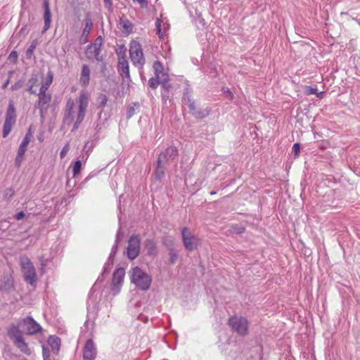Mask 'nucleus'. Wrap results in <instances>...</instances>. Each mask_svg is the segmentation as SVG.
<instances>
[{"instance_id":"nucleus-32","label":"nucleus","mask_w":360,"mask_h":360,"mask_svg":"<svg viewBox=\"0 0 360 360\" xmlns=\"http://www.w3.org/2000/svg\"><path fill=\"white\" fill-rule=\"evenodd\" d=\"M108 102V97L103 94H100L97 98L98 108H104Z\"/></svg>"},{"instance_id":"nucleus-27","label":"nucleus","mask_w":360,"mask_h":360,"mask_svg":"<svg viewBox=\"0 0 360 360\" xmlns=\"http://www.w3.org/2000/svg\"><path fill=\"white\" fill-rule=\"evenodd\" d=\"M169 250V262L171 264H174L178 259L179 251L172 246H167Z\"/></svg>"},{"instance_id":"nucleus-11","label":"nucleus","mask_w":360,"mask_h":360,"mask_svg":"<svg viewBox=\"0 0 360 360\" xmlns=\"http://www.w3.org/2000/svg\"><path fill=\"white\" fill-rule=\"evenodd\" d=\"M39 99L37 103V106L39 110V114L41 119H44L48 110L49 103L51 101V94L39 92L37 94Z\"/></svg>"},{"instance_id":"nucleus-61","label":"nucleus","mask_w":360,"mask_h":360,"mask_svg":"<svg viewBox=\"0 0 360 360\" xmlns=\"http://www.w3.org/2000/svg\"><path fill=\"white\" fill-rule=\"evenodd\" d=\"M210 194H211V195H214V194H216V191H212V192L210 193Z\"/></svg>"},{"instance_id":"nucleus-21","label":"nucleus","mask_w":360,"mask_h":360,"mask_svg":"<svg viewBox=\"0 0 360 360\" xmlns=\"http://www.w3.org/2000/svg\"><path fill=\"white\" fill-rule=\"evenodd\" d=\"M13 288V281L11 276H4L0 285V290L4 292H10Z\"/></svg>"},{"instance_id":"nucleus-30","label":"nucleus","mask_w":360,"mask_h":360,"mask_svg":"<svg viewBox=\"0 0 360 360\" xmlns=\"http://www.w3.org/2000/svg\"><path fill=\"white\" fill-rule=\"evenodd\" d=\"M153 68L155 72V75L157 77H160V75L163 72V67L159 60H155L153 65Z\"/></svg>"},{"instance_id":"nucleus-19","label":"nucleus","mask_w":360,"mask_h":360,"mask_svg":"<svg viewBox=\"0 0 360 360\" xmlns=\"http://www.w3.org/2000/svg\"><path fill=\"white\" fill-rule=\"evenodd\" d=\"M120 25L123 29V32L126 35H129L133 32V27L134 25L131 23V22L126 18L124 15H122L121 17H120Z\"/></svg>"},{"instance_id":"nucleus-42","label":"nucleus","mask_w":360,"mask_h":360,"mask_svg":"<svg viewBox=\"0 0 360 360\" xmlns=\"http://www.w3.org/2000/svg\"><path fill=\"white\" fill-rule=\"evenodd\" d=\"M155 27L157 30V34L159 36V37L162 38L163 37V34L161 30V20L158 18H157L155 21Z\"/></svg>"},{"instance_id":"nucleus-56","label":"nucleus","mask_w":360,"mask_h":360,"mask_svg":"<svg viewBox=\"0 0 360 360\" xmlns=\"http://www.w3.org/2000/svg\"><path fill=\"white\" fill-rule=\"evenodd\" d=\"M93 176H94V174H92V173L89 174L88 175V176L83 181L82 184H85L86 182H87Z\"/></svg>"},{"instance_id":"nucleus-35","label":"nucleus","mask_w":360,"mask_h":360,"mask_svg":"<svg viewBox=\"0 0 360 360\" xmlns=\"http://www.w3.org/2000/svg\"><path fill=\"white\" fill-rule=\"evenodd\" d=\"M93 23L89 18L85 19V27L83 30V35H88L91 30Z\"/></svg>"},{"instance_id":"nucleus-17","label":"nucleus","mask_w":360,"mask_h":360,"mask_svg":"<svg viewBox=\"0 0 360 360\" xmlns=\"http://www.w3.org/2000/svg\"><path fill=\"white\" fill-rule=\"evenodd\" d=\"M86 56L89 59H96L98 62L103 61V56H101V49L93 45H87L86 49Z\"/></svg>"},{"instance_id":"nucleus-22","label":"nucleus","mask_w":360,"mask_h":360,"mask_svg":"<svg viewBox=\"0 0 360 360\" xmlns=\"http://www.w3.org/2000/svg\"><path fill=\"white\" fill-rule=\"evenodd\" d=\"M48 344L51 347L52 352L57 354L60 350V339L55 335H51L48 339Z\"/></svg>"},{"instance_id":"nucleus-33","label":"nucleus","mask_w":360,"mask_h":360,"mask_svg":"<svg viewBox=\"0 0 360 360\" xmlns=\"http://www.w3.org/2000/svg\"><path fill=\"white\" fill-rule=\"evenodd\" d=\"M113 266V260L108 258L107 262L105 264L103 272H102V276H104L105 275L110 273L112 267Z\"/></svg>"},{"instance_id":"nucleus-57","label":"nucleus","mask_w":360,"mask_h":360,"mask_svg":"<svg viewBox=\"0 0 360 360\" xmlns=\"http://www.w3.org/2000/svg\"><path fill=\"white\" fill-rule=\"evenodd\" d=\"M25 136H27V137L29 138V140H30L31 136H32V127H31L28 129L27 132L26 133Z\"/></svg>"},{"instance_id":"nucleus-55","label":"nucleus","mask_w":360,"mask_h":360,"mask_svg":"<svg viewBox=\"0 0 360 360\" xmlns=\"http://www.w3.org/2000/svg\"><path fill=\"white\" fill-rule=\"evenodd\" d=\"M80 124H81L80 122H78L75 121V122L73 124V127H72V131H76L79 128V126Z\"/></svg>"},{"instance_id":"nucleus-38","label":"nucleus","mask_w":360,"mask_h":360,"mask_svg":"<svg viewBox=\"0 0 360 360\" xmlns=\"http://www.w3.org/2000/svg\"><path fill=\"white\" fill-rule=\"evenodd\" d=\"M82 168V163L80 160H77L75 162L72 172H73V177H75L77 174H79Z\"/></svg>"},{"instance_id":"nucleus-25","label":"nucleus","mask_w":360,"mask_h":360,"mask_svg":"<svg viewBox=\"0 0 360 360\" xmlns=\"http://www.w3.org/2000/svg\"><path fill=\"white\" fill-rule=\"evenodd\" d=\"M53 75L51 71H49L47 73V77L46 78V81L41 84V88L39 89V92L46 93L49 89L50 85L53 82Z\"/></svg>"},{"instance_id":"nucleus-53","label":"nucleus","mask_w":360,"mask_h":360,"mask_svg":"<svg viewBox=\"0 0 360 360\" xmlns=\"http://www.w3.org/2000/svg\"><path fill=\"white\" fill-rule=\"evenodd\" d=\"M46 263H47V260L46 259H41L40 261V264H41V274H44V269L46 266Z\"/></svg>"},{"instance_id":"nucleus-23","label":"nucleus","mask_w":360,"mask_h":360,"mask_svg":"<svg viewBox=\"0 0 360 360\" xmlns=\"http://www.w3.org/2000/svg\"><path fill=\"white\" fill-rule=\"evenodd\" d=\"M162 79L161 81V85L162 87V96L163 98H168L169 97V90L172 87V85L169 83H167L168 81V76L167 75L162 74Z\"/></svg>"},{"instance_id":"nucleus-15","label":"nucleus","mask_w":360,"mask_h":360,"mask_svg":"<svg viewBox=\"0 0 360 360\" xmlns=\"http://www.w3.org/2000/svg\"><path fill=\"white\" fill-rule=\"evenodd\" d=\"M178 155V150L174 146H169L162 151L158 157V160H160V162H168L169 160H173Z\"/></svg>"},{"instance_id":"nucleus-52","label":"nucleus","mask_w":360,"mask_h":360,"mask_svg":"<svg viewBox=\"0 0 360 360\" xmlns=\"http://www.w3.org/2000/svg\"><path fill=\"white\" fill-rule=\"evenodd\" d=\"M25 217L24 212H20L15 215V219L17 220H21Z\"/></svg>"},{"instance_id":"nucleus-6","label":"nucleus","mask_w":360,"mask_h":360,"mask_svg":"<svg viewBox=\"0 0 360 360\" xmlns=\"http://www.w3.org/2000/svg\"><path fill=\"white\" fill-rule=\"evenodd\" d=\"M129 56L133 65L136 67L143 68L145 64V58L141 44L132 40L129 44Z\"/></svg>"},{"instance_id":"nucleus-44","label":"nucleus","mask_w":360,"mask_h":360,"mask_svg":"<svg viewBox=\"0 0 360 360\" xmlns=\"http://www.w3.org/2000/svg\"><path fill=\"white\" fill-rule=\"evenodd\" d=\"M221 90L224 92V94H226V98L229 101H232L233 100V94L231 93V91H230V89L228 87H222Z\"/></svg>"},{"instance_id":"nucleus-48","label":"nucleus","mask_w":360,"mask_h":360,"mask_svg":"<svg viewBox=\"0 0 360 360\" xmlns=\"http://www.w3.org/2000/svg\"><path fill=\"white\" fill-rule=\"evenodd\" d=\"M74 101L71 98L68 99L65 105V110H73L74 108Z\"/></svg>"},{"instance_id":"nucleus-59","label":"nucleus","mask_w":360,"mask_h":360,"mask_svg":"<svg viewBox=\"0 0 360 360\" xmlns=\"http://www.w3.org/2000/svg\"><path fill=\"white\" fill-rule=\"evenodd\" d=\"M104 2H105V4H108L109 6H112L111 0H104Z\"/></svg>"},{"instance_id":"nucleus-8","label":"nucleus","mask_w":360,"mask_h":360,"mask_svg":"<svg viewBox=\"0 0 360 360\" xmlns=\"http://www.w3.org/2000/svg\"><path fill=\"white\" fill-rule=\"evenodd\" d=\"M181 235L184 245L188 251L191 252L197 249L200 244V240L198 237L192 234L186 227L182 229Z\"/></svg>"},{"instance_id":"nucleus-46","label":"nucleus","mask_w":360,"mask_h":360,"mask_svg":"<svg viewBox=\"0 0 360 360\" xmlns=\"http://www.w3.org/2000/svg\"><path fill=\"white\" fill-rule=\"evenodd\" d=\"M13 195H14V191L11 188H7L4 191V197L6 198L9 199V198H12Z\"/></svg>"},{"instance_id":"nucleus-13","label":"nucleus","mask_w":360,"mask_h":360,"mask_svg":"<svg viewBox=\"0 0 360 360\" xmlns=\"http://www.w3.org/2000/svg\"><path fill=\"white\" fill-rule=\"evenodd\" d=\"M96 354L94 342L91 339L87 340L83 349V360H95Z\"/></svg>"},{"instance_id":"nucleus-58","label":"nucleus","mask_w":360,"mask_h":360,"mask_svg":"<svg viewBox=\"0 0 360 360\" xmlns=\"http://www.w3.org/2000/svg\"><path fill=\"white\" fill-rule=\"evenodd\" d=\"M316 91H317V89H316V88H311L310 91H309V94H316Z\"/></svg>"},{"instance_id":"nucleus-26","label":"nucleus","mask_w":360,"mask_h":360,"mask_svg":"<svg viewBox=\"0 0 360 360\" xmlns=\"http://www.w3.org/2000/svg\"><path fill=\"white\" fill-rule=\"evenodd\" d=\"M38 81L37 75L36 74H33L31 78L28 80L27 83V89L26 91H28L31 94H37L35 90H33V87L35 86Z\"/></svg>"},{"instance_id":"nucleus-62","label":"nucleus","mask_w":360,"mask_h":360,"mask_svg":"<svg viewBox=\"0 0 360 360\" xmlns=\"http://www.w3.org/2000/svg\"><path fill=\"white\" fill-rule=\"evenodd\" d=\"M23 31H25V28H22L20 30V32H23Z\"/></svg>"},{"instance_id":"nucleus-49","label":"nucleus","mask_w":360,"mask_h":360,"mask_svg":"<svg viewBox=\"0 0 360 360\" xmlns=\"http://www.w3.org/2000/svg\"><path fill=\"white\" fill-rule=\"evenodd\" d=\"M292 150L294 151L295 155L297 156L300 152V145L299 143H294L292 146Z\"/></svg>"},{"instance_id":"nucleus-36","label":"nucleus","mask_w":360,"mask_h":360,"mask_svg":"<svg viewBox=\"0 0 360 360\" xmlns=\"http://www.w3.org/2000/svg\"><path fill=\"white\" fill-rule=\"evenodd\" d=\"M37 44V40H34L32 42V44H30V46H29V48L27 49V50L26 51L27 58H30L32 56L34 50L35 49Z\"/></svg>"},{"instance_id":"nucleus-54","label":"nucleus","mask_w":360,"mask_h":360,"mask_svg":"<svg viewBox=\"0 0 360 360\" xmlns=\"http://www.w3.org/2000/svg\"><path fill=\"white\" fill-rule=\"evenodd\" d=\"M13 71H10L9 72V78L4 83V84L2 85V88L3 89H5L7 87L8 84H9L10 82V79H11V76L13 74Z\"/></svg>"},{"instance_id":"nucleus-24","label":"nucleus","mask_w":360,"mask_h":360,"mask_svg":"<svg viewBox=\"0 0 360 360\" xmlns=\"http://www.w3.org/2000/svg\"><path fill=\"white\" fill-rule=\"evenodd\" d=\"M144 244L147 254L150 256H155L157 254V247L154 240L148 238L145 240Z\"/></svg>"},{"instance_id":"nucleus-14","label":"nucleus","mask_w":360,"mask_h":360,"mask_svg":"<svg viewBox=\"0 0 360 360\" xmlns=\"http://www.w3.org/2000/svg\"><path fill=\"white\" fill-rule=\"evenodd\" d=\"M117 70L122 77H124L127 79V82L131 81L129 66L126 56H122L118 58Z\"/></svg>"},{"instance_id":"nucleus-2","label":"nucleus","mask_w":360,"mask_h":360,"mask_svg":"<svg viewBox=\"0 0 360 360\" xmlns=\"http://www.w3.org/2000/svg\"><path fill=\"white\" fill-rule=\"evenodd\" d=\"M20 265L24 281L32 286H35L37 277L34 264L30 258L25 255L20 257Z\"/></svg>"},{"instance_id":"nucleus-60","label":"nucleus","mask_w":360,"mask_h":360,"mask_svg":"<svg viewBox=\"0 0 360 360\" xmlns=\"http://www.w3.org/2000/svg\"><path fill=\"white\" fill-rule=\"evenodd\" d=\"M200 23L202 25V26L205 25V22L204 19H200Z\"/></svg>"},{"instance_id":"nucleus-4","label":"nucleus","mask_w":360,"mask_h":360,"mask_svg":"<svg viewBox=\"0 0 360 360\" xmlns=\"http://www.w3.org/2000/svg\"><path fill=\"white\" fill-rule=\"evenodd\" d=\"M131 282L142 290H147L150 286L151 278L141 269L136 266L131 270Z\"/></svg>"},{"instance_id":"nucleus-39","label":"nucleus","mask_w":360,"mask_h":360,"mask_svg":"<svg viewBox=\"0 0 360 360\" xmlns=\"http://www.w3.org/2000/svg\"><path fill=\"white\" fill-rule=\"evenodd\" d=\"M25 84V79H19L18 82H16L14 84H13L11 87V89L12 91H17L21 89Z\"/></svg>"},{"instance_id":"nucleus-50","label":"nucleus","mask_w":360,"mask_h":360,"mask_svg":"<svg viewBox=\"0 0 360 360\" xmlns=\"http://www.w3.org/2000/svg\"><path fill=\"white\" fill-rule=\"evenodd\" d=\"M42 353H43L44 360H47V359L49 357V351L44 345L42 346Z\"/></svg>"},{"instance_id":"nucleus-7","label":"nucleus","mask_w":360,"mask_h":360,"mask_svg":"<svg viewBox=\"0 0 360 360\" xmlns=\"http://www.w3.org/2000/svg\"><path fill=\"white\" fill-rule=\"evenodd\" d=\"M16 111L12 101H10L3 127L2 136L6 138L12 130L13 126L16 122Z\"/></svg>"},{"instance_id":"nucleus-41","label":"nucleus","mask_w":360,"mask_h":360,"mask_svg":"<svg viewBox=\"0 0 360 360\" xmlns=\"http://www.w3.org/2000/svg\"><path fill=\"white\" fill-rule=\"evenodd\" d=\"M103 39L101 36H98L94 41V43L90 44L89 45H93L95 47H97L101 49V46L103 44Z\"/></svg>"},{"instance_id":"nucleus-12","label":"nucleus","mask_w":360,"mask_h":360,"mask_svg":"<svg viewBox=\"0 0 360 360\" xmlns=\"http://www.w3.org/2000/svg\"><path fill=\"white\" fill-rule=\"evenodd\" d=\"M79 109L76 121L82 123L84 119L86 108L89 104V96L86 92L82 91L79 97Z\"/></svg>"},{"instance_id":"nucleus-3","label":"nucleus","mask_w":360,"mask_h":360,"mask_svg":"<svg viewBox=\"0 0 360 360\" xmlns=\"http://www.w3.org/2000/svg\"><path fill=\"white\" fill-rule=\"evenodd\" d=\"M182 102L184 105H188L190 113L196 119H203L210 115V108H200L197 106L195 101L191 97L188 88L184 89Z\"/></svg>"},{"instance_id":"nucleus-18","label":"nucleus","mask_w":360,"mask_h":360,"mask_svg":"<svg viewBox=\"0 0 360 360\" xmlns=\"http://www.w3.org/2000/svg\"><path fill=\"white\" fill-rule=\"evenodd\" d=\"M90 80V69L87 65H82V71L79 77V82L82 87L86 88Z\"/></svg>"},{"instance_id":"nucleus-5","label":"nucleus","mask_w":360,"mask_h":360,"mask_svg":"<svg viewBox=\"0 0 360 360\" xmlns=\"http://www.w3.org/2000/svg\"><path fill=\"white\" fill-rule=\"evenodd\" d=\"M228 323L238 335L244 337L248 334L249 322L245 317L232 316L229 319Z\"/></svg>"},{"instance_id":"nucleus-40","label":"nucleus","mask_w":360,"mask_h":360,"mask_svg":"<svg viewBox=\"0 0 360 360\" xmlns=\"http://www.w3.org/2000/svg\"><path fill=\"white\" fill-rule=\"evenodd\" d=\"M24 155L25 154H23V153H20L18 152L15 160V167H19L21 165V163L23 160Z\"/></svg>"},{"instance_id":"nucleus-45","label":"nucleus","mask_w":360,"mask_h":360,"mask_svg":"<svg viewBox=\"0 0 360 360\" xmlns=\"http://www.w3.org/2000/svg\"><path fill=\"white\" fill-rule=\"evenodd\" d=\"M117 54L118 55L119 58L122 56H126V47L124 45H121L119 46L118 49L117 50Z\"/></svg>"},{"instance_id":"nucleus-28","label":"nucleus","mask_w":360,"mask_h":360,"mask_svg":"<svg viewBox=\"0 0 360 360\" xmlns=\"http://www.w3.org/2000/svg\"><path fill=\"white\" fill-rule=\"evenodd\" d=\"M140 103L139 102H134L129 105L127 112V119H130L136 112V110L139 109Z\"/></svg>"},{"instance_id":"nucleus-51","label":"nucleus","mask_w":360,"mask_h":360,"mask_svg":"<svg viewBox=\"0 0 360 360\" xmlns=\"http://www.w3.org/2000/svg\"><path fill=\"white\" fill-rule=\"evenodd\" d=\"M134 2H136L141 5V7H146L148 2L146 0H132Z\"/></svg>"},{"instance_id":"nucleus-9","label":"nucleus","mask_w":360,"mask_h":360,"mask_svg":"<svg viewBox=\"0 0 360 360\" xmlns=\"http://www.w3.org/2000/svg\"><path fill=\"white\" fill-rule=\"evenodd\" d=\"M140 243L141 240L139 236L132 235L129 238L127 248V255L129 259L133 260L139 255Z\"/></svg>"},{"instance_id":"nucleus-29","label":"nucleus","mask_w":360,"mask_h":360,"mask_svg":"<svg viewBox=\"0 0 360 360\" xmlns=\"http://www.w3.org/2000/svg\"><path fill=\"white\" fill-rule=\"evenodd\" d=\"M73 121V110H65L63 116V124H70Z\"/></svg>"},{"instance_id":"nucleus-34","label":"nucleus","mask_w":360,"mask_h":360,"mask_svg":"<svg viewBox=\"0 0 360 360\" xmlns=\"http://www.w3.org/2000/svg\"><path fill=\"white\" fill-rule=\"evenodd\" d=\"M118 243H119V233H117V234L115 243L114 245L112 248L111 252H110V256L108 257L110 259V260H111V259L113 260L114 259V257H115V254L117 253V251Z\"/></svg>"},{"instance_id":"nucleus-37","label":"nucleus","mask_w":360,"mask_h":360,"mask_svg":"<svg viewBox=\"0 0 360 360\" xmlns=\"http://www.w3.org/2000/svg\"><path fill=\"white\" fill-rule=\"evenodd\" d=\"M160 77H151L149 80H148V85L150 86V87H151L152 89H155L158 84H161V82H160L159 80Z\"/></svg>"},{"instance_id":"nucleus-47","label":"nucleus","mask_w":360,"mask_h":360,"mask_svg":"<svg viewBox=\"0 0 360 360\" xmlns=\"http://www.w3.org/2000/svg\"><path fill=\"white\" fill-rule=\"evenodd\" d=\"M69 145L68 144H66L61 150L60 153V157L61 159L64 158L65 156L66 155L67 153L68 152L69 150Z\"/></svg>"},{"instance_id":"nucleus-31","label":"nucleus","mask_w":360,"mask_h":360,"mask_svg":"<svg viewBox=\"0 0 360 360\" xmlns=\"http://www.w3.org/2000/svg\"><path fill=\"white\" fill-rule=\"evenodd\" d=\"M30 140H29V138L27 137V136H25V137L22 139V143L20 145L18 152L25 154L27 150V147L28 144L30 143Z\"/></svg>"},{"instance_id":"nucleus-10","label":"nucleus","mask_w":360,"mask_h":360,"mask_svg":"<svg viewBox=\"0 0 360 360\" xmlns=\"http://www.w3.org/2000/svg\"><path fill=\"white\" fill-rule=\"evenodd\" d=\"M124 275L125 271L124 268H118L114 271L111 283V290L114 295L120 292L124 281Z\"/></svg>"},{"instance_id":"nucleus-20","label":"nucleus","mask_w":360,"mask_h":360,"mask_svg":"<svg viewBox=\"0 0 360 360\" xmlns=\"http://www.w3.org/2000/svg\"><path fill=\"white\" fill-rule=\"evenodd\" d=\"M165 167L163 162H160V160H157L156 167L153 173L155 179L158 181H161L165 176Z\"/></svg>"},{"instance_id":"nucleus-1","label":"nucleus","mask_w":360,"mask_h":360,"mask_svg":"<svg viewBox=\"0 0 360 360\" xmlns=\"http://www.w3.org/2000/svg\"><path fill=\"white\" fill-rule=\"evenodd\" d=\"M42 330L41 326L30 316L21 319L18 323H12L8 328L7 335L13 345L25 354H30V349L23 335H35Z\"/></svg>"},{"instance_id":"nucleus-43","label":"nucleus","mask_w":360,"mask_h":360,"mask_svg":"<svg viewBox=\"0 0 360 360\" xmlns=\"http://www.w3.org/2000/svg\"><path fill=\"white\" fill-rule=\"evenodd\" d=\"M18 57V53L15 51H13L8 56V60L14 64L17 62Z\"/></svg>"},{"instance_id":"nucleus-16","label":"nucleus","mask_w":360,"mask_h":360,"mask_svg":"<svg viewBox=\"0 0 360 360\" xmlns=\"http://www.w3.org/2000/svg\"><path fill=\"white\" fill-rule=\"evenodd\" d=\"M42 7L44 11V26L42 32L44 33L47 30L49 29L51 22V14L49 0H43Z\"/></svg>"}]
</instances>
